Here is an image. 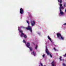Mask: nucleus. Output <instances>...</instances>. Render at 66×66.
<instances>
[{
  "label": "nucleus",
  "mask_w": 66,
  "mask_h": 66,
  "mask_svg": "<svg viewBox=\"0 0 66 66\" xmlns=\"http://www.w3.org/2000/svg\"><path fill=\"white\" fill-rule=\"evenodd\" d=\"M62 6V4H60V6L59 7L60 9V12L59 13V15L61 16V15H63L64 14V12H62V9H64V7H63Z\"/></svg>",
  "instance_id": "obj_1"
},
{
  "label": "nucleus",
  "mask_w": 66,
  "mask_h": 66,
  "mask_svg": "<svg viewBox=\"0 0 66 66\" xmlns=\"http://www.w3.org/2000/svg\"><path fill=\"white\" fill-rule=\"evenodd\" d=\"M30 46V42H28L26 45V46L28 48H29L30 51H32L33 50L32 48L29 47Z\"/></svg>",
  "instance_id": "obj_2"
},
{
  "label": "nucleus",
  "mask_w": 66,
  "mask_h": 66,
  "mask_svg": "<svg viewBox=\"0 0 66 66\" xmlns=\"http://www.w3.org/2000/svg\"><path fill=\"white\" fill-rule=\"evenodd\" d=\"M28 27V28H26L25 27H23V28L24 29H26V30H30L31 32L32 33V28H31V27L30 26H29Z\"/></svg>",
  "instance_id": "obj_3"
},
{
  "label": "nucleus",
  "mask_w": 66,
  "mask_h": 66,
  "mask_svg": "<svg viewBox=\"0 0 66 66\" xmlns=\"http://www.w3.org/2000/svg\"><path fill=\"white\" fill-rule=\"evenodd\" d=\"M19 30L20 32L21 33V34L20 36L21 37H23V35H24V34L22 33V31L20 29H19Z\"/></svg>",
  "instance_id": "obj_4"
},
{
  "label": "nucleus",
  "mask_w": 66,
  "mask_h": 66,
  "mask_svg": "<svg viewBox=\"0 0 66 66\" xmlns=\"http://www.w3.org/2000/svg\"><path fill=\"white\" fill-rule=\"evenodd\" d=\"M46 52L48 55H49L50 54V53L48 51V48H47V47L46 48Z\"/></svg>",
  "instance_id": "obj_5"
},
{
  "label": "nucleus",
  "mask_w": 66,
  "mask_h": 66,
  "mask_svg": "<svg viewBox=\"0 0 66 66\" xmlns=\"http://www.w3.org/2000/svg\"><path fill=\"white\" fill-rule=\"evenodd\" d=\"M20 13L21 14H23L24 12H23V10L22 9V8H21L20 10Z\"/></svg>",
  "instance_id": "obj_6"
},
{
  "label": "nucleus",
  "mask_w": 66,
  "mask_h": 66,
  "mask_svg": "<svg viewBox=\"0 0 66 66\" xmlns=\"http://www.w3.org/2000/svg\"><path fill=\"white\" fill-rule=\"evenodd\" d=\"M31 24L32 27H33V26H34V25L35 24V21H32L31 22Z\"/></svg>",
  "instance_id": "obj_7"
},
{
  "label": "nucleus",
  "mask_w": 66,
  "mask_h": 66,
  "mask_svg": "<svg viewBox=\"0 0 66 66\" xmlns=\"http://www.w3.org/2000/svg\"><path fill=\"white\" fill-rule=\"evenodd\" d=\"M57 37L58 38L61 37V34L60 33H57L56 34Z\"/></svg>",
  "instance_id": "obj_8"
},
{
  "label": "nucleus",
  "mask_w": 66,
  "mask_h": 66,
  "mask_svg": "<svg viewBox=\"0 0 66 66\" xmlns=\"http://www.w3.org/2000/svg\"><path fill=\"white\" fill-rule=\"evenodd\" d=\"M48 39H49V40H50V41H51H51H52V40H51V38H50V37H49V36H48Z\"/></svg>",
  "instance_id": "obj_9"
},
{
  "label": "nucleus",
  "mask_w": 66,
  "mask_h": 66,
  "mask_svg": "<svg viewBox=\"0 0 66 66\" xmlns=\"http://www.w3.org/2000/svg\"><path fill=\"white\" fill-rule=\"evenodd\" d=\"M54 61H53L51 63V64H52V66H54L55 65L54 64Z\"/></svg>",
  "instance_id": "obj_10"
},
{
  "label": "nucleus",
  "mask_w": 66,
  "mask_h": 66,
  "mask_svg": "<svg viewBox=\"0 0 66 66\" xmlns=\"http://www.w3.org/2000/svg\"><path fill=\"white\" fill-rule=\"evenodd\" d=\"M24 35L23 37H24L25 38H27V35Z\"/></svg>",
  "instance_id": "obj_11"
},
{
  "label": "nucleus",
  "mask_w": 66,
  "mask_h": 66,
  "mask_svg": "<svg viewBox=\"0 0 66 66\" xmlns=\"http://www.w3.org/2000/svg\"><path fill=\"white\" fill-rule=\"evenodd\" d=\"M32 52V53L34 55V56H35V55L36 54V53H34V52Z\"/></svg>",
  "instance_id": "obj_12"
},
{
  "label": "nucleus",
  "mask_w": 66,
  "mask_h": 66,
  "mask_svg": "<svg viewBox=\"0 0 66 66\" xmlns=\"http://www.w3.org/2000/svg\"><path fill=\"white\" fill-rule=\"evenodd\" d=\"M60 37L61 38V39H62V40H64V37H62V36H61Z\"/></svg>",
  "instance_id": "obj_13"
},
{
  "label": "nucleus",
  "mask_w": 66,
  "mask_h": 66,
  "mask_svg": "<svg viewBox=\"0 0 66 66\" xmlns=\"http://www.w3.org/2000/svg\"><path fill=\"white\" fill-rule=\"evenodd\" d=\"M49 55H50V56L51 57H52V55H51V53H50V54H49Z\"/></svg>",
  "instance_id": "obj_14"
},
{
  "label": "nucleus",
  "mask_w": 66,
  "mask_h": 66,
  "mask_svg": "<svg viewBox=\"0 0 66 66\" xmlns=\"http://www.w3.org/2000/svg\"><path fill=\"white\" fill-rule=\"evenodd\" d=\"M62 57L61 56H60V58H59L60 60V61H62Z\"/></svg>",
  "instance_id": "obj_15"
},
{
  "label": "nucleus",
  "mask_w": 66,
  "mask_h": 66,
  "mask_svg": "<svg viewBox=\"0 0 66 66\" xmlns=\"http://www.w3.org/2000/svg\"><path fill=\"white\" fill-rule=\"evenodd\" d=\"M23 42L25 44H26V42L24 40H23Z\"/></svg>",
  "instance_id": "obj_16"
},
{
  "label": "nucleus",
  "mask_w": 66,
  "mask_h": 66,
  "mask_svg": "<svg viewBox=\"0 0 66 66\" xmlns=\"http://www.w3.org/2000/svg\"><path fill=\"white\" fill-rule=\"evenodd\" d=\"M37 48V45H36L35 47V49L36 50Z\"/></svg>",
  "instance_id": "obj_17"
},
{
  "label": "nucleus",
  "mask_w": 66,
  "mask_h": 66,
  "mask_svg": "<svg viewBox=\"0 0 66 66\" xmlns=\"http://www.w3.org/2000/svg\"><path fill=\"white\" fill-rule=\"evenodd\" d=\"M63 66H66V64H64V63H63Z\"/></svg>",
  "instance_id": "obj_18"
},
{
  "label": "nucleus",
  "mask_w": 66,
  "mask_h": 66,
  "mask_svg": "<svg viewBox=\"0 0 66 66\" xmlns=\"http://www.w3.org/2000/svg\"><path fill=\"white\" fill-rule=\"evenodd\" d=\"M63 56H64V57H66V53L64 55H63Z\"/></svg>",
  "instance_id": "obj_19"
},
{
  "label": "nucleus",
  "mask_w": 66,
  "mask_h": 66,
  "mask_svg": "<svg viewBox=\"0 0 66 66\" xmlns=\"http://www.w3.org/2000/svg\"><path fill=\"white\" fill-rule=\"evenodd\" d=\"M62 2V0H60V1L59 2H60V4H61Z\"/></svg>",
  "instance_id": "obj_20"
},
{
  "label": "nucleus",
  "mask_w": 66,
  "mask_h": 66,
  "mask_svg": "<svg viewBox=\"0 0 66 66\" xmlns=\"http://www.w3.org/2000/svg\"><path fill=\"white\" fill-rule=\"evenodd\" d=\"M40 65H41V66H43V64H42L41 62H40Z\"/></svg>",
  "instance_id": "obj_21"
},
{
  "label": "nucleus",
  "mask_w": 66,
  "mask_h": 66,
  "mask_svg": "<svg viewBox=\"0 0 66 66\" xmlns=\"http://www.w3.org/2000/svg\"><path fill=\"white\" fill-rule=\"evenodd\" d=\"M27 23L28 24H29V21H27Z\"/></svg>",
  "instance_id": "obj_22"
},
{
  "label": "nucleus",
  "mask_w": 66,
  "mask_h": 66,
  "mask_svg": "<svg viewBox=\"0 0 66 66\" xmlns=\"http://www.w3.org/2000/svg\"><path fill=\"white\" fill-rule=\"evenodd\" d=\"M54 50H55V51H56L57 50H56L55 49V48H54Z\"/></svg>",
  "instance_id": "obj_23"
},
{
  "label": "nucleus",
  "mask_w": 66,
  "mask_h": 66,
  "mask_svg": "<svg viewBox=\"0 0 66 66\" xmlns=\"http://www.w3.org/2000/svg\"><path fill=\"white\" fill-rule=\"evenodd\" d=\"M45 54H44L43 55V57H44L45 56Z\"/></svg>",
  "instance_id": "obj_24"
},
{
  "label": "nucleus",
  "mask_w": 66,
  "mask_h": 66,
  "mask_svg": "<svg viewBox=\"0 0 66 66\" xmlns=\"http://www.w3.org/2000/svg\"><path fill=\"white\" fill-rule=\"evenodd\" d=\"M66 25V23H64L63 24V25Z\"/></svg>",
  "instance_id": "obj_25"
},
{
  "label": "nucleus",
  "mask_w": 66,
  "mask_h": 66,
  "mask_svg": "<svg viewBox=\"0 0 66 66\" xmlns=\"http://www.w3.org/2000/svg\"><path fill=\"white\" fill-rule=\"evenodd\" d=\"M64 7H65V6H66V5H65V4L64 5Z\"/></svg>",
  "instance_id": "obj_26"
},
{
  "label": "nucleus",
  "mask_w": 66,
  "mask_h": 66,
  "mask_svg": "<svg viewBox=\"0 0 66 66\" xmlns=\"http://www.w3.org/2000/svg\"><path fill=\"white\" fill-rule=\"evenodd\" d=\"M57 1H58L59 2H60V0H57Z\"/></svg>",
  "instance_id": "obj_27"
},
{
  "label": "nucleus",
  "mask_w": 66,
  "mask_h": 66,
  "mask_svg": "<svg viewBox=\"0 0 66 66\" xmlns=\"http://www.w3.org/2000/svg\"><path fill=\"white\" fill-rule=\"evenodd\" d=\"M65 12H66V9H65Z\"/></svg>",
  "instance_id": "obj_28"
},
{
  "label": "nucleus",
  "mask_w": 66,
  "mask_h": 66,
  "mask_svg": "<svg viewBox=\"0 0 66 66\" xmlns=\"http://www.w3.org/2000/svg\"><path fill=\"white\" fill-rule=\"evenodd\" d=\"M33 44H34V43H33Z\"/></svg>",
  "instance_id": "obj_29"
},
{
  "label": "nucleus",
  "mask_w": 66,
  "mask_h": 66,
  "mask_svg": "<svg viewBox=\"0 0 66 66\" xmlns=\"http://www.w3.org/2000/svg\"><path fill=\"white\" fill-rule=\"evenodd\" d=\"M39 66H40V65H39Z\"/></svg>",
  "instance_id": "obj_30"
}]
</instances>
